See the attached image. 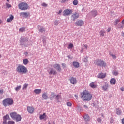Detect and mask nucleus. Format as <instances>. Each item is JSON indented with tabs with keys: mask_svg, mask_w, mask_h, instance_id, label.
<instances>
[{
	"mask_svg": "<svg viewBox=\"0 0 124 124\" xmlns=\"http://www.w3.org/2000/svg\"><path fill=\"white\" fill-rule=\"evenodd\" d=\"M81 98L83 101H90L93 98V95L90 93V92L87 90H84L81 93Z\"/></svg>",
	"mask_w": 124,
	"mask_h": 124,
	"instance_id": "nucleus-1",
	"label": "nucleus"
},
{
	"mask_svg": "<svg viewBox=\"0 0 124 124\" xmlns=\"http://www.w3.org/2000/svg\"><path fill=\"white\" fill-rule=\"evenodd\" d=\"M16 71L18 73L26 74V73H28V68L23 65L19 64L16 68Z\"/></svg>",
	"mask_w": 124,
	"mask_h": 124,
	"instance_id": "nucleus-2",
	"label": "nucleus"
},
{
	"mask_svg": "<svg viewBox=\"0 0 124 124\" xmlns=\"http://www.w3.org/2000/svg\"><path fill=\"white\" fill-rule=\"evenodd\" d=\"M3 106L7 107V106H11L14 104V101L12 98H7L2 101Z\"/></svg>",
	"mask_w": 124,
	"mask_h": 124,
	"instance_id": "nucleus-3",
	"label": "nucleus"
},
{
	"mask_svg": "<svg viewBox=\"0 0 124 124\" xmlns=\"http://www.w3.org/2000/svg\"><path fill=\"white\" fill-rule=\"evenodd\" d=\"M11 118L13 120H16V122H21L22 120V117L19 114H17L16 112H13L10 114Z\"/></svg>",
	"mask_w": 124,
	"mask_h": 124,
	"instance_id": "nucleus-4",
	"label": "nucleus"
},
{
	"mask_svg": "<svg viewBox=\"0 0 124 124\" xmlns=\"http://www.w3.org/2000/svg\"><path fill=\"white\" fill-rule=\"evenodd\" d=\"M7 121H9L7 122ZM3 124H15L14 121H10V117L8 114H6L3 117Z\"/></svg>",
	"mask_w": 124,
	"mask_h": 124,
	"instance_id": "nucleus-5",
	"label": "nucleus"
},
{
	"mask_svg": "<svg viewBox=\"0 0 124 124\" xmlns=\"http://www.w3.org/2000/svg\"><path fill=\"white\" fill-rule=\"evenodd\" d=\"M18 8L21 10H27L29 8V5L26 2H21L18 4Z\"/></svg>",
	"mask_w": 124,
	"mask_h": 124,
	"instance_id": "nucleus-6",
	"label": "nucleus"
},
{
	"mask_svg": "<svg viewBox=\"0 0 124 124\" xmlns=\"http://www.w3.org/2000/svg\"><path fill=\"white\" fill-rule=\"evenodd\" d=\"M95 63L98 66H106V63L101 60L97 59L95 60Z\"/></svg>",
	"mask_w": 124,
	"mask_h": 124,
	"instance_id": "nucleus-7",
	"label": "nucleus"
},
{
	"mask_svg": "<svg viewBox=\"0 0 124 124\" xmlns=\"http://www.w3.org/2000/svg\"><path fill=\"white\" fill-rule=\"evenodd\" d=\"M72 12H73L72 10L66 9V10H64L63 12V16H69V15H70L72 13Z\"/></svg>",
	"mask_w": 124,
	"mask_h": 124,
	"instance_id": "nucleus-8",
	"label": "nucleus"
},
{
	"mask_svg": "<svg viewBox=\"0 0 124 124\" xmlns=\"http://www.w3.org/2000/svg\"><path fill=\"white\" fill-rule=\"evenodd\" d=\"M98 12H97V10H96V9H93L90 12V15L93 18L96 17V16L98 15Z\"/></svg>",
	"mask_w": 124,
	"mask_h": 124,
	"instance_id": "nucleus-9",
	"label": "nucleus"
},
{
	"mask_svg": "<svg viewBox=\"0 0 124 124\" xmlns=\"http://www.w3.org/2000/svg\"><path fill=\"white\" fill-rule=\"evenodd\" d=\"M47 72H48L50 75H56L57 74V72L53 68H50L49 70H47Z\"/></svg>",
	"mask_w": 124,
	"mask_h": 124,
	"instance_id": "nucleus-10",
	"label": "nucleus"
},
{
	"mask_svg": "<svg viewBox=\"0 0 124 124\" xmlns=\"http://www.w3.org/2000/svg\"><path fill=\"white\" fill-rule=\"evenodd\" d=\"M34 108L33 107L28 106L27 107V111L30 114H32L34 112Z\"/></svg>",
	"mask_w": 124,
	"mask_h": 124,
	"instance_id": "nucleus-11",
	"label": "nucleus"
},
{
	"mask_svg": "<svg viewBox=\"0 0 124 124\" xmlns=\"http://www.w3.org/2000/svg\"><path fill=\"white\" fill-rule=\"evenodd\" d=\"M76 26H78V27H82L84 25V21L82 20H79L77 21L75 23Z\"/></svg>",
	"mask_w": 124,
	"mask_h": 124,
	"instance_id": "nucleus-12",
	"label": "nucleus"
},
{
	"mask_svg": "<svg viewBox=\"0 0 124 124\" xmlns=\"http://www.w3.org/2000/svg\"><path fill=\"white\" fill-rule=\"evenodd\" d=\"M69 81L71 83V84H72L73 85H75L76 84H77V79H76V78L71 77L69 79Z\"/></svg>",
	"mask_w": 124,
	"mask_h": 124,
	"instance_id": "nucleus-13",
	"label": "nucleus"
},
{
	"mask_svg": "<svg viewBox=\"0 0 124 124\" xmlns=\"http://www.w3.org/2000/svg\"><path fill=\"white\" fill-rule=\"evenodd\" d=\"M53 67L58 71H62V68H61V65L59 64L56 63L54 64Z\"/></svg>",
	"mask_w": 124,
	"mask_h": 124,
	"instance_id": "nucleus-14",
	"label": "nucleus"
},
{
	"mask_svg": "<svg viewBox=\"0 0 124 124\" xmlns=\"http://www.w3.org/2000/svg\"><path fill=\"white\" fill-rule=\"evenodd\" d=\"M30 16V13L21 12L20 13V16L24 17V18H28V16Z\"/></svg>",
	"mask_w": 124,
	"mask_h": 124,
	"instance_id": "nucleus-15",
	"label": "nucleus"
},
{
	"mask_svg": "<svg viewBox=\"0 0 124 124\" xmlns=\"http://www.w3.org/2000/svg\"><path fill=\"white\" fill-rule=\"evenodd\" d=\"M83 118L85 122H90V116L87 114L85 113L83 116Z\"/></svg>",
	"mask_w": 124,
	"mask_h": 124,
	"instance_id": "nucleus-16",
	"label": "nucleus"
},
{
	"mask_svg": "<svg viewBox=\"0 0 124 124\" xmlns=\"http://www.w3.org/2000/svg\"><path fill=\"white\" fill-rule=\"evenodd\" d=\"M72 18H73V21H75L76 19H78V18H79V14L77 12L75 13L72 15Z\"/></svg>",
	"mask_w": 124,
	"mask_h": 124,
	"instance_id": "nucleus-17",
	"label": "nucleus"
},
{
	"mask_svg": "<svg viewBox=\"0 0 124 124\" xmlns=\"http://www.w3.org/2000/svg\"><path fill=\"white\" fill-rule=\"evenodd\" d=\"M108 88H109V84L107 82H105V85L102 86V90L105 91H107Z\"/></svg>",
	"mask_w": 124,
	"mask_h": 124,
	"instance_id": "nucleus-18",
	"label": "nucleus"
},
{
	"mask_svg": "<svg viewBox=\"0 0 124 124\" xmlns=\"http://www.w3.org/2000/svg\"><path fill=\"white\" fill-rule=\"evenodd\" d=\"M106 73L103 74V73H99L98 75V78L100 79H103V78H105L106 77Z\"/></svg>",
	"mask_w": 124,
	"mask_h": 124,
	"instance_id": "nucleus-19",
	"label": "nucleus"
},
{
	"mask_svg": "<svg viewBox=\"0 0 124 124\" xmlns=\"http://www.w3.org/2000/svg\"><path fill=\"white\" fill-rule=\"evenodd\" d=\"M73 65L76 68H78V67H79V66H80V63L78 62H73Z\"/></svg>",
	"mask_w": 124,
	"mask_h": 124,
	"instance_id": "nucleus-20",
	"label": "nucleus"
},
{
	"mask_svg": "<svg viewBox=\"0 0 124 124\" xmlns=\"http://www.w3.org/2000/svg\"><path fill=\"white\" fill-rule=\"evenodd\" d=\"M42 97L43 99H48V98H49V97H48V93H44L42 94Z\"/></svg>",
	"mask_w": 124,
	"mask_h": 124,
	"instance_id": "nucleus-21",
	"label": "nucleus"
},
{
	"mask_svg": "<svg viewBox=\"0 0 124 124\" xmlns=\"http://www.w3.org/2000/svg\"><path fill=\"white\" fill-rule=\"evenodd\" d=\"M13 19H14V16L12 15H11L10 17L7 19V23H10V22H12Z\"/></svg>",
	"mask_w": 124,
	"mask_h": 124,
	"instance_id": "nucleus-22",
	"label": "nucleus"
},
{
	"mask_svg": "<svg viewBox=\"0 0 124 124\" xmlns=\"http://www.w3.org/2000/svg\"><path fill=\"white\" fill-rule=\"evenodd\" d=\"M90 86L91 88H92V89H95V88H97V85L96 84H94V82H91L90 84Z\"/></svg>",
	"mask_w": 124,
	"mask_h": 124,
	"instance_id": "nucleus-23",
	"label": "nucleus"
},
{
	"mask_svg": "<svg viewBox=\"0 0 124 124\" xmlns=\"http://www.w3.org/2000/svg\"><path fill=\"white\" fill-rule=\"evenodd\" d=\"M116 79L112 78L110 79V83L111 85H115L116 84Z\"/></svg>",
	"mask_w": 124,
	"mask_h": 124,
	"instance_id": "nucleus-24",
	"label": "nucleus"
},
{
	"mask_svg": "<svg viewBox=\"0 0 124 124\" xmlns=\"http://www.w3.org/2000/svg\"><path fill=\"white\" fill-rule=\"evenodd\" d=\"M55 98L56 100H57V101L59 102V100H60V99L62 100V95H60V94L56 95L55 96Z\"/></svg>",
	"mask_w": 124,
	"mask_h": 124,
	"instance_id": "nucleus-25",
	"label": "nucleus"
},
{
	"mask_svg": "<svg viewBox=\"0 0 124 124\" xmlns=\"http://www.w3.org/2000/svg\"><path fill=\"white\" fill-rule=\"evenodd\" d=\"M34 92L36 94H39L41 93V89H35Z\"/></svg>",
	"mask_w": 124,
	"mask_h": 124,
	"instance_id": "nucleus-26",
	"label": "nucleus"
},
{
	"mask_svg": "<svg viewBox=\"0 0 124 124\" xmlns=\"http://www.w3.org/2000/svg\"><path fill=\"white\" fill-rule=\"evenodd\" d=\"M40 120H43V119H45L46 118V113H44L42 115H40Z\"/></svg>",
	"mask_w": 124,
	"mask_h": 124,
	"instance_id": "nucleus-27",
	"label": "nucleus"
},
{
	"mask_svg": "<svg viewBox=\"0 0 124 124\" xmlns=\"http://www.w3.org/2000/svg\"><path fill=\"white\" fill-rule=\"evenodd\" d=\"M55 94H56L55 93H51L50 97H49L50 100H53L54 99V97H55Z\"/></svg>",
	"mask_w": 124,
	"mask_h": 124,
	"instance_id": "nucleus-28",
	"label": "nucleus"
},
{
	"mask_svg": "<svg viewBox=\"0 0 124 124\" xmlns=\"http://www.w3.org/2000/svg\"><path fill=\"white\" fill-rule=\"evenodd\" d=\"M23 63L24 64V65H27L28 63H29V60L28 59H25L23 60Z\"/></svg>",
	"mask_w": 124,
	"mask_h": 124,
	"instance_id": "nucleus-29",
	"label": "nucleus"
},
{
	"mask_svg": "<svg viewBox=\"0 0 124 124\" xmlns=\"http://www.w3.org/2000/svg\"><path fill=\"white\" fill-rule=\"evenodd\" d=\"M117 28L118 29H123L124 28V25L122 23H119L117 25Z\"/></svg>",
	"mask_w": 124,
	"mask_h": 124,
	"instance_id": "nucleus-30",
	"label": "nucleus"
},
{
	"mask_svg": "<svg viewBox=\"0 0 124 124\" xmlns=\"http://www.w3.org/2000/svg\"><path fill=\"white\" fill-rule=\"evenodd\" d=\"M105 33V31L104 30H101L99 32V34L100 36H105L104 34Z\"/></svg>",
	"mask_w": 124,
	"mask_h": 124,
	"instance_id": "nucleus-31",
	"label": "nucleus"
},
{
	"mask_svg": "<svg viewBox=\"0 0 124 124\" xmlns=\"http://www.w3.org/2000/svg\"><path fill=\"white\" fill-rule=\"evenodd\" d=\"M121 19L120 18H117L116 19L114 22V24L115 25V26H116V25H118V24H119V23L120 22Z\"/></svg>",
	"mask_w": 124,
	"mask_h": 124,
	"instance_id": "nucleus-32",
	"label": "nucleus"
},
{
	"mask_svg": "<svg viewBox=\"0 0 124 124\" xmlns=\"http://www.w3.org/2000/svg\"><path fill=\"white\" fill-rule=\"evenodd\" d=\"M116 114L117 115H121V114H122V111L119 108H116Z\"/></svg>",
	"mask_w": 124,
	"mask_h": 124,
	"instance_id": "nucleus-33",
	"label": "nucleus"
},
{
	"mask_svg": "<svg viewBox=\"0 0 124 124\" xmlns=\"http://www.w3.org/2000/svg\"><path fill=\"white\" fill-rule=\"evenodd\" d=\"M74 47L73 44L70 43L68 45V49H72Z\"/></svg>",
	"mask_w": 124,
	"mask_h": 124,
	"instance_id": "nucleus-34",
	"label": "nucleus"
},
{
	"mask_svg": "<svg viewBox=\"0 0 124 124\" xmlns=\"http://www.w3.org/2000/svg\"><path fill=\"white\" fill-rule=\"evenodd\" d=\"M28 83H25L23 85V87L22 88V90H26L27 88H28Z\"/></svg>",
	"mask_w": 124,
	"mask_h": 124,
	"instance_id": "nucleus-35",
	"label": "nucleus"
},
{
	"mask_svg": "<svg viewBox=\"0 0 124 124\" xmlns=\"http://www.w3.org/2000/svg\"><path fill=\"white\" fill-rule=\"evenodd\" d=\"M73 4H74V5H77V4H78V0H74Z\"/></svg>",
	"mask_w": 124,
	"mask_h": 124,
	"instance_id": "nucleus-36",
	"label": "nucleus"
},
{
	"mask_svg": "<svg viewBox=\"0 0 124 124\" xmlns=\"http://www.w3.org/2000/svg\"><path fill=\"white\" fill-rule=\"evenodd\" d=\"M21 88H22V86L21 85H19L17 87L15 88V90L16 91V92H18V91H19V90H21Z\"/></svg>",
	"mask_w": 124,
	"mask_h": 124,
	"instance_id": "nucleus-37",
	"label": "nucleus"
},
{
	"mask_svg": "<svg viewBox=\"0 0 124 124\" xmlns=\"http://www.w3.org/2000/svg\"><path fill=\"white\" fill-rule=\"evenodd\" d=\"M46 30L45 28H41V29H39V31L40 32H45Z\"/></svg>",
	"mask_w": 124,
	"mask_h": 124,
	"instance_id": "nucleus-38",
	"label": "nucleus"
},
{
	"mask_svg": "<svg viewBox=\"0 0 124 124\" xmlns=\"http://www.w3.org/2000/svg\"><path fill=\"white\" fill-rule=\"evenodd\" d=\"M110 56H111L114 60L116 59L117 58V57L116 55L113 54L112 53H109Z\"/></svg>",
	"mask_w": 124,
	"mask_h": 124,
	"instance_id": "nucleus-39",
	"label": "nucleus"
},
{
	"mask_svg": "<svg viewBox=\"0 0 124 124\" xmlns=\"http://www.w3.org/2000/svg\"><path fill=\"white\" fill-rule=\"evenodd\" d=\"M25 30L26 28L22 27L19 29V31H20L21 32H23V31H25Z\"/></svg>",
	"mask_w": 124,
	"mask_h": 124,
	"instance_id": "nucleus-40",
	"label": "nucleus"
},
{
	"mask_svg": "<svg viewBox=\"0 0 124 124\" xmlns=\"http://www.w3.org/2000/svg\"><path fill=\"white\" fill-rule=\"evenodd\" d=\"M6 6L7 8H10V7H11V5L8 3H6Z\"/></svg>",
	"mask_w": 124,
	"mask_h": 124,
	"instance_id": "nucleus-41",
	"label": "nucleus"
},
{
	"mask_svg": "<svg viewBox=\"0 0 124 124\" xmlns=\"http://www.w3.org/2000/svg\"><path fill=\"white\" fill-rule=\"evenodd\" d=\"M42 6H44L45 7H47L48 6V4H46L45 2H43L42 3Z\"/></svg>",
	"mask_w": 124,
	"mask_h": 124,
	"instance_id": "nucleus-42",
	"label": "nucleus"
},
{
	"mask_svg": "<svg viewBox=\"0 0 124 124\" xmlns=\"http://www.w3.org/2000/svg\"><path fill=\"white\" fill-rule=\"evenodd\" d=\"M54 23L55 26H58L59 25V20H55Z\"/></svg>",
	"mask_w": 124,
	"mask_h": 124,
	"instance_id": "nucleus-43",
	"label": "nucleus"
},
{
	"mask_svg": "<svg viewBox=\"0 0 124 124\" xmlns=\"http://www.w3.org/2000/svg\"><path fill=\"white\" fill-rule=\"evenodd\" d=\"M113 75H115V76H117L118 75V74H119V73L117 71H114L113 72Z\"/></svg>",
	"mask_w": 124,
	"mask_h": 124,
	"instance_id": "nucleus-44",
	"label": "nucleus"
},
{
	"mask_svg": "<svg viewBox=\"0 0 124 124\" xmlns=\"http://www.w3.org/2000/svg\"><path fill=\"white\" fill-rule=\"evenodd\" d=\"M72 105V104H71V103L70 102H67V106H69V107H71Z\"/></svg>",
	"mask_w": 124,
	"mask_h": 124,
	"instance_id": "nucleus-45",
	"label": "nucleus"
},
{
	"mask_svg": "<svg viewBox=\"0 0 124 124\" xmlns=\"http://www.w3.org/2000/svg\"><path fill=\"white\" fill-rule=\"evenodd\" d=\"M83 62H88V58H85L83 59Z\"/></svg>",
	"mask_w": 124,
	"mask_h": 124,
	"instance_id": "nucleus-46",
	"label": "nucleus"
},
{
	"mask_svg": "<svg viewBox=\"0 0 124 124\" xmlns=\"http://www.w3.org/2000/svg\"><path fill=\"white\" fill-rule=\"evenodd\" d=\"M97 121L98 123H101L102 121L101 119L100 118H98Z\"/></svg>",
	"mask_w": 124,
	"mask_h": 124,
	"instance_id": "nucleus-47",
	"label": "nucleus"
},
{
	"mask_svg": "<svg viewBox=\"0 0 124 124\" xmlns=\"http://www.w3.org/2000/svg\"><path fill=\"white\" fill-rule=\"evenodd\" d=\"M83 47H85L86 50H88V46L87 45V44H84Z\"/></svg>",
	"mask_w": 124,
	"mask_h": 124,
	"instance_id": "nucleus-48",
	"label": "nucleus"
},
{
	"mask_svg": "<svg viewBox=\"0 0 124 124\" xmlns=\"http://www.w3.org/2000/svg\"><path fill=\"white\" fill-rule=\"evenodd\" d=\"M62 66L63 67H66V64L65 63H62Z\"/></svg>",
	"mask_w": 124,
	"mask_h": 124,
	"instance_id": "nucleus-49",
	"label": "nucleus"
},
{
	"mask_svg": "<svg viewBox=\"0 0 124 124\" xmlns=\"http://www.w3.org/2000/svg\"><path fill=\"white\" fill-rule=\"evenodd\" d=\"M107 31H108V32H110V31H111V28H108L107 30Z\"/></svg>",
	"mask_w": 124,
	"mask_h": 124,
	"instance_id": "nucleus-50",
	"label": "nucleus"
},
{
	"mask_svg": "<svg viewBox=\"0 0 124 124\" xmlns=\"http://www.w3.org/2000/svg\"><path fill=\"white\" fill-rule=\"evenodd\" d=\"M83 108H85V109L86 110H87V109H88V106H87V105H86L83 106Z\"/></svg>",
	"mask_w": 124,
	"mask_h": 124,
	"instance_id": "nucleus-51",
	"label": "nucleus"
},
{
	"mask_svg": "<svg viewBox=\"0 0 124 124\" xmlns=\"http://www.w3.org/2000/svg\"><path fill=\"white\" fill-rule=\"evenodd\" d=\"M3 93V90H0V94Z\"/></svg>",
	"mask_w": 124,
	"mask_h": 124,
	"instance_id": "nucleus-52",
	"label": "nucleus"
},
{
	"mask_svg": "<svg viewBox=\"0 0 124 124\" xmlns=\"http://www.w3.org/2000/svg\"><path fill=\"white\" fill-rule=\"evenodd\" d=\"M65 1H67V0H62L61 2L62 3H64V2H65Z\"/></svg>",
	"mask_w": 124,
	"mask_h": 124,
	"instance_id": "nucleus-53",
	"label": "nucleus"
},
{
	"mask_svg": "<svg viewBox=\"0 0 124 124\" xmlns=\"http://www.w3.org/2000/svg\"><path fill=\"white\" fill-rule=\"evenodd\" d=\"M62 10H60L59 12H58V15H60V14H61V13H62Z\"/></svg>",
	"mask_w": 124,
	"mask_h": 124,
	"instance_id": "nucleus-54",
	"label": "nucleus"
},
{
	"mask_svg": "<svg viewBox=\"0 0 124 124\" xmlns=\"http://www.w3.org/2000/svg\"><path fill=\"white\" fill-rule=\"evenodd\" d=\"M120 90H121V91H122V92H124V88L121 87V88H120Z\"/></svg>",
	"mask_w": 124,
	"mask_h": 124,
	"instance_id": "nucleus-55",
	"label": "nucleus"
},
{
	"mask_svg": "<svg viewBox=\"0 0 124 124\" xmlns=\"http://www.w3.org/2000/svg\"><path fill=\"white\" fill-rule=\"evenodd\" d=\"M122 124H124V118L122 119Z\"/></svg>",
	"mask_w": 124,
	"mask_h": 124,
	"instance_id": "nucleus-56",
	"label": "nucleus"
},
{
	"mask_svg": "<svg viewBox=\"0 0 124 124\" xmlns=\"http://www.w3.org/2000/svg\"><path fill=\"white\" fill-rule=\"evenodd\" d=\"M28 52H24V55H25V56H28Z\"/></svg>",
	"mask_w": 124,
	"mask_h": 124,
	"instance_id": "nucleus-57",
	"label": "nucleus"
},
{
	"mask_svg": "<svg viewBox=\"0 0 124 124\" xmlns=\"http://www.w3.org/2000/svg\"><path fill=\"white\" fill-rule=\"evenodd\" d=\"M101 116L102 117H103V118L104 117V115L103 114V113H101Z\"/></svg>",
	"mask_w": 124,
	"mask_h": 124,
	"instance_id": "nucleus-58",
	"label": "nucleus"
},
{
	"mask_svg": "<svg viewBox=\"0 0 124 124\" xmlns=\"http://www.w3.org/2000/svg\"><path fill=\"white\" fill-rule=\"evenodd\" d=\"M75 96L76 97L77 99H78V96L77 95H75Z\"/></svg>",
	"mask_w": 124,
	"mask_h": 124,
	"instance_id": "nucleus-59",
	"label": "nucleus"
},
{
	"mask_svg": "<svg viewBox=\"0 0 124 124\" xmlns=\"http://www.w3.org/2000/svg\"><path fill=\"white\" fill-rule=\"evenodd\" d=\"M122 36H123V37H124V32L122 33Z\"/></svg>",
	"mask_w": 124,
	"mask_h": 124,
	"instance_id": "nucleus-60",
	"label": "nucleus"
},
{
	"mask_svg": "<svg viewBox=\"0 0 124 124\" xmlns=\"http://www.w3.org/2000/svg\"><path fill=\"white\" fill-rule=\"evenodd\" d=\"M2 23V21H1L0 19V24H1Z\"/></svg>",
	"mask_w": 124,
	"mask_h": 124,
	"instance_id": "nucleus-61",
	"label": "nucleus"
},
{
	"mask_svg": "<svg viewBox=\"0 0 124 124\" xmlns=\"http://www.w3.org/2000/svg\"><path fill=\"white\" fill-rule=\"evenodd\" d=\"M20 42H23V40L22 39L20 40Z\"/></svg>",
	"mask_w": 124,
	"mask_h": 124,
	"instance_id": "nucleus-62",
	"label": "nucleus"
},
{
	"mask_svg": "<svg viewBox=\"0 0 124 124\" xmlns=\"http://www.w3.org/2000/svg\"><path fill=\"white\" fill-rule=\"evenodd\" d=\"M7 1H8V2H9V0H7Z\"/></svg>",
	"mask_w": 124,
	"mask_h": 124,
	"instance_id": "nucleus-63",
	"label": "nucleus"
},
{
	"mask_svg": "<svg viewBox=\"0 0 124 124\" xmlns=\"http://www.w3.org/2000/svg\"><path fill=\"white\" fill-rule=\"evenodd\" d=\"M0 57H1V55H0Z\"/></svg>",
	"mask_w": 124,
	"mask_h": 124,
	"instance_id": "nucleus-64",
	"label": "nucleus"
}]
</instances>
